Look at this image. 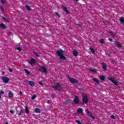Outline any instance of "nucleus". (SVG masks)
<instances>
[{"label": "nucleus", "instance_id": "cd10ccee", "mask_svg": "<svg viewBox=\"0 0 124 124\" xmlns=\"http://www.w3.org/2000/svg\"><path fill=\"white\" fill-rule=\"evenodd\" d=\"M26 7L27 10H31V7H30V6L26 5Z\"/></svg>", "mask_w": 124, "mask_h": 124}, {"label": "nucleus", "instance_id": "dca6fc26", "mask_svg": "<svg viewBox=\"0 0 124 124\" xmlns=\"http://www.w3.org/2000/svg\"><path fill=\"white\" fill-rule=\"evenodd\" d=\"M109 34H110V35H111L112 37H114V35H115L116 34L112 31H109Z\"/></svg>", "mask_w": 124, "mask_h": 124}, {"label": "nucleus", "instance_id": "5701e85b", "mask_svg": "<svg viewBox=\"0 0 124 124\" xmlns=\"http://www.w3.org/2000/svg\"><path fill=\"white\" fill-rule=\"evenodd\" d=\"M120 21L123 24H124V18L123 17H121L120 18Z\"/></svg>", "mask_w": 124, "mask_h": 124}, {"label": "nucleus", "instance_id": "473e14b6", "mask_svg": "<svg viewBox=\"0 0 124 124\" xmlns=\"http://www.w3.org/2000/svg\"><path fill=\"white\" fill-rule=\"evenodd\" d=\"M89 71H91V72H96L95 70L93 69H90Z\"/></svg>", "mask_w": 124, "mask_h": 124}, {"label": "nucleus", "instance_id": "37998d69", "mask_svg": "<svg viewBox=\"0 0 124 124\" xmlns=\"http://www.w3.org/2000/svg\"><path fill=\"white\" fill-rule=\"evenodd\" d=\"M55 14L57 16H58V17H60V15H59V14H58V13H55Z\"/></svg>", "mask_w": 124, "mask_h": 124}, {"label": "nucleus", "instance_id": "a19ab883", "mask_svg": "<svg viewBox=\"0 0 124 124\" xmlns=\"http://www.w3.org/2000/svg\"><path fill=\"white\" fill-rule=\"evenodd\" d=\"M111 119H115V116L111 115Z\"/></svg>", "mask_w": 124, "mask_h": 124}, {"label": "nucleus", "instance_id": "49530a36", "mask_svg": "<svg viewBox=\"0 0 124 124\" xmlns=\"http://www.w3.org/2000/svg\"><path fill=\"white\" fill-rule=\"evenodd\" d=\"M56 97V95H52V98H54V97Z\"/></svg>", "mask_w": 124, "mask_h": 124}, {"label": "nucleus", "instance_id": "2f4dec72", "mask_svg": "<svg viewBox=\"0 0 124 124\" xmlns=\"http://www.w3.org/2000/svg\"><path fill=\"white\" fill-rule=\"evenodd\" d=\"M16 50H18V51H21L22 49L21 48V47H16Z\"/></svg>", "mask_w": 124, "mask_h": 124}, {"label": "nucleus", "instance_id": "72a5a7b5", "mask_svg": "<svg viewBox=\"0 0 124 124\" xmlns=\"http://www.w3.org/2000/svg\"><path fill=\"white\" fill-rule=\"evenodd\" d=\"M0 10H1V11H4V9H3V8L2 6H0Z\"/></svg>", "mask_w": 124, "mask_h": 124}, {"label": "nucleus", "instance_id": "4468645a", "mask_svg": "<svg viewBox=\"0 0 124 124\" xmlns=\"http://www.w3.org/2000/svg\"><path fill=\"white\" fill-rule=\"evenodd\" d=\"M73 55L75 56V57H77L78 55V51H77V50L74 51L73 52Z\"/></svg>", "mask_w": 124, "mask_h": 124}, {"label": "nucleus", "instance_id": "6e6552de", "mask_svg": "<svg viewBox=\"0 0 124 124\" xmlns=\"http://www.w3.org/2000/svg\"><path fill=\"white\" fill-rule=\"evenodd\" d=\"M1 79L2 80L3 83H8L9 82V78L6 77L2 78Z\"/></svg>", "mask_w": 124, "mask_h": 124}, {"label": "nucleus", "instance_id": "09e8293b", "mask_svg": "<svg viewBox=\"0 0 124 124\" xmlns=\"http://www.w3.org/2000/svg\"><path fill=\"white\" fill-rule=\"evenodd\" d=\"M4 124H8V123L6 122Z\"/></svg>", "mask_w": 124, "mask_h": 124}, {"label": "nucleus", "instance_id": "c03bdc74", "mask_svg": "<svg viewBox=\"0 0 124 124\" xmlns=\"http://www.w3.org/2000/svg\"><path fill=\"white\" fill-rule=\"evenodd\" d=\"M108 40H109V41H110V42H112V39L109 38V39H108Z\"/></svg>", "mask_w": 124, "mask_h": 124}, {"label": "nucleus", "instance_id": "b1692460", "mask_svg": "<svg viewBox=\"0 0 124 124\" xmlns=\"http://www.w3.org/2000/svg\"><path fill=\"white\" fill-rule=\"evenodd\" d=\"M93 80L94 81V82H95V83H96L97 84H99V81L97 80L96 79L93 78Z\"/></svg>", "mask_w": 124, "mask_h": 124}, {"label": "nucleus", "instance_id": "f03ea898", "mask_svg": "<svg viewBox=\"0 0 124 124\" xmlns=\"http://www.w3.org/2000/svg\"><path fill=\"white\" fill-rule=\"evenodd\" d=\"M82 96L83 102L84 103V104H87V103H88V100H89V99H88V97H87V96H86V95L84 94H82Z\"/></svg>", "mask_w": 124, "mask_h": 124}, {"label": "nucleus", "instance_id": "393cba45", "mask_svg": "<svg viewBox=\"0 0 124 124\" xmlns=\"http://www.w3.org/2000/svg\"><path fill=\"white\" fill-rule=\"evenodd\" d=\"M90 50H91V52H92V53H95V51H94V49H93V48L92 47H90Z\"/></svg>", "mask_w": 124, "mask_h": 124}, {"label": "nucleus", "instance_id": "c756f323", "mask_svg": "<svg viewBox=\"0 0 124 124\" xmlns=\"http://www.w3.org/2000/svg\"><path fill=\"white\" fill-rule=\"evenodd\" d=\"M116 45L118 47H119V48H121V47H122V45H121L119 43H117L116 44Z\"/></svg>", "mask_w": 124, "mask_h": 124}, {"label": "nucleus", "instance_id": "e433bc0d", "mask_svg": "<svg viewBox=\"0 0 124 124\" xmlns=\"http://www.w3.org/2000/svg\"><path fill=\"white\" fill-rule=\"evenodd\" d=\"M39 84L40 85H41V86H43V83H42V82H40V81L39 82Z\"/></svg>", "mask_w": 124, "mask_h": 124}, {"label": "nucleus", "instance_id": "a211bd4d", "mask_svg": "<svg viewBox=\"0 0 124 124\" xmlns=\"http://www.w3.org/2000/svg\"><path fill=\"white\" fill-rule=\"evenodd\" d=\"M62 9L65 12H66V13H68V11L67 10V9H66V7H63Z\"/></svg>", "mask_w": 124, "mask_h": 124}, {"label": "nucleus", "instance_id": "de8ad7c7", "mask_svg": "<svg viewBox=\"0 0 124 124\" xmlns=\"http://www.w3.org/2000/svg\"><path fill=\"white\" fill-rule=\"evenodd\" d=\"M2 19H3V20H5V17H2Z\"/></svg>", "mask_w": 124, "mask_h": 124}, {"label": "nucleus", "instance_id": "bb28decb", "mask_svg": "<svg viewBox=\"0 0 124 124\" xmlns=\"http://www.w3.org/2000/svg\"><path fill=\"white\" fill-rule=\"evenodd\" d=\"M23 112H24V110H23V109H21L18 114L19 116H21V115H22V114H23Z\"/></svg>", "mask_w": 124, "mask_h": 124}, {"label": "nucleus", "instance_id": "ea45409f", "mask_svg": "<svg viewBox=\"0 0 124 124\" xmlns=\"http://www.w3.org/2000/svg\"><path fill=\"white\" fill-rule=\"evenodd\" d=\"M35 55L36 56V57H39V55H38L37 53H35Z\"/></svg>", "mask_w": 124, "mask_h": 124}, {"label": "nucleus", "instance_id": "7c9ffc66", "mask_svg": "<svg viewBox=\"0 0 124 124\" xmlns=\"http://www.w3.org/2000/svg\"><path fill=\"white\" fill-rule=\"evenodd\" d=\"M36 98V95H33L32 97H31V99H32V100H33V99H35Z\"/></svg>", "mask_w": 124, "mask_h": 124}, {"label": "nucleus", "instance_id": "7ed1b4c3", "mask_svg": "<svg viewBox=\"0 0 124 124\" xmlns=\"http://www.w3.org/2000/svg\"><path fill=\"white\" fill-rule=\"evenodd\" d=\"M53 89H54V90H56L57 91H60V90L62 89V87L59 84H57L56 85L53 86Z\"/></svg>", "mask_w": 124, "mask_h": 124}, {"label": "nucleus", "instance_id": "f8f14e48", "mask_svg": "<svg viewBox=\"0 0 124 124\" xmlns=\"http://www.w3.org/2000/svg\"><path fill=\"white\" fill-rule=\"evenodd\" d=\"M9 97L10 98H12L13 97V93H12V92L10 91L8 93Z\"/></svg>", "mask_w": 124, "mask_h": 124}, {"label": "nucleus", "instance_id": "4be33fe9", "mask_svg": "<svg viewBox=\"0 0 124 124\" xmlns=\"http://www.w3.org/2000/svg\"><path fill=\"white\" fill-rule=\"evenodd\" d=\"M100 79L101 80H104L105 79V77L104 76H101L99 77Z\"/></svg>", "mask_w": 124, "mask_h": 124}, {"label": "nucleus", "instance_id": "4c0bfd02", "mask_svg": "<svg viewBox=\"0 0 124 124\" xmlns=\"http://www.w3.org/2000/svg\"><path fill=\"white\" fill-rule=\"evenodd\" d=\"M9 70L10 72H12V71H13V70H12V69H11V68H9Z\"/></svg>", "mask_w": 124, "mask_h": 124}, {"label": "nucleus", "instance_id": "ddd939ff", "mask_svg": "<svg viewBox=\"0 0 124 124\" xmlns=\"http://www.w3.org/2000/svg\"><path fill=\"white\" fill-rule=\"evenodd\" d=\"M102 67L103 70H106V64L104 63H102Z\"/></svg>", "mask_w": 124, "mask_h": 124}, {"label": "nucleus", "instance_id": "f704fd0d", "mask_svg": "<svg viewBox=\"0 0 124 124\" xmlns=\"http://www.w3.org/2000/svg\"><path fill=\"white\" fill-rule=\"evenodd\" d=\"M76 123H77V124H82V123H81V122H80L79 121H78V120H76Z\"/></svg>", "mask_w": 124, "mask_h": 124}, {"label": "nucleus", "instance_id": "f257e3e1", "mask_svg": "<svg viewBox=\"0 0 124 124\" xmlns=\"http://www.w3.org/2000/svg\"><path fill=\"white\" fill-rule=\"evenodd\" d=\"M57 55L60 56V59L61 60H63L64 61L66 60L65 57L63 56V51L62 50L60 49L57 51Z\"/></svg>", "mask_w": 124, "mask_h": 124}, {"label": "nucleus", "instance_id": "8fccbe9b", "mask_svg": "<svg viewBox=\"0 0 124 124\" xmlns=\"http://www.w3.org/2000/svg\"><path fill=\"white\" fill-rule=\"evenodd\" d=\"M77 1H78V0H76Z\"/></svg>", "mask_w": 124, "mask_h": 124}, {"label": "nucleus", "instance_id": "a878e982", "mask_svg": "<svg viewBox=\"0 0 124 124\" xmlns=\"http://www.w3.org/2000/svg\"><path fill=\"white\" fill-rule=\"evenodd\" d=\"M1 94H4V92L3 91L0 92V99L1 98Z\"/></svg>", "mask_w": 124, "mask_h": 124}, {"label": "nucleus", "instance_id": "412c9836", "mask_svg": "<svg viewBox=\"0 0 124 124\" xmlns=\"http://www.w3.org/2000/svg\"><path fill=\"white\" fill-rule=\"evenodd\" d=\"M25 73H27V74H28V75H30L31 73H30V72H29V71L27 69H25L24 70Z\"/></svg>", "mask_w": 124, "mask_h": 124}, {"label": "nucleus", "instance_id": "f3484780", "mask_svg": "<svg viewBox=\"0 0 124 124\" xmlns=\"http://www.w3.org/2000/svg\"><path fill=\"white\" fill-rule=\"evenodd\" d=\"M25 110L26 113H27V114H29V108L27 106H25Z\"/></svg>", "mask_w": 124, "mask_h": 124}, {"label": "nucleus", "instance_id": "79ce46f5", "mask_svg": "<svg viewBox=\"0 0 124 124\" xmlns=\"http://www.w3.org/2000/svg\"><path fill=\"white\" fill-rule=\"evenodd\" d=\"M47 103H48V104H50V103H51V102L50 101V100H47Z\"/></svg>", "mask_w": 124, "mask_h": 124}, {"label": "nucleus", "instance_id": "2eb2a0df", "mask_svg": "<svg viewBox=\"0 0 124 124\" xmlns=\"http://www.w3.org/2000/svg\"><path fill=\"white\" fill-rule=\"evenodd\" d=\"M42 69L44 73H46L47 69H46V68H45V67H42Z\"/></svg>", "mask_w": 124, "mask_h": 124}, {"label": "nucleus", "instance_id": "20e7f679", "mask_svg": "<svg viewBox=\"0 0 124 124\" xmlns=\"http://www.w3.org/2000/svg\"><path fill=\"white\" fill-rule=\"evenodd\" d=\"M68 78L70 82H71V83H78V81L75 78H70L69 77H68Z\"/></svg>", "mask_w": 124, "mask_h": 124}, {"label": "nucleus", "instance_id": "aec40b11", "mask_svg": "<svg viewBox=\"0 0 124 124\" xmlns=\"http://www.w3.org/2000/svg\"><path fill=\"white\" fill-rule=\"evenodd\" d=\"M35 113H39L40 112V109L38 108H37L35 109Z\"/></svg>", "mask_w": 124, "mask_h": 124}, {"label": "nucleus", "instance_id": "39448f33", "mask_svg": "<svg viewBox=\"0 0 124 124\" xmlns=\"http://www.w3.org/2000/svg\"><path fill=\"white\" fill-rule=\"evenodd\" d=\"M86 111H87V115L89 116V117H90V118H92L93 120H94L95 118L93 117V113L92 112H90L89 111V109H86Z\"/></svg>", "mask_w": 124, "mask_h": 124}, {"label": "nucleus", "instance_id": "423d86ee", "mask_svg": "<svg viewBox=\"0 0 124 124\" xmlns=\"http://www.w3.org/2000/svg\"><path fill=\"white\" fill-rule=\"evenodd\" d=\"M109 80H110V81L113 83V84H114V85H115L116 86H118V85H119V83L116 82V80H115L114 78H109Z\"/></svg>", "mask_w": 124, "mask_h": 124}, {"label": "nucleus", "instance_id": "0eeeda50", "mask_svg": "<svg viewBox=\"0 0 124 124\" xmlns=\"http://www.w3.org/2000/svg\"><path fill=\"white\" fill-rule=\"evenodd\" d=\"M74 103L75 104H79V97L75 96Z\"/></svg>", "mask_w": 124, "mask_h": 124}, {"label": "nucleus", "instance_id": "c9c22d12", "mask_svg": "<svg viewBox=\"0 0 124 124\" xmlns=\"http://www.w3.org/2000/svg\"><path fill=\"white\" fill-rule=\"evenodd\" d=\"M10 112L11 113V114H13L14 113V110H10Z\"/></svg>", "mask_w": 124, "mask_h": 124}, {"label": "nucleus", "instance_id": "a18cd8bd", "mask_svg": "<svg viewBox=\"0 0 124 124\" xmlns=\"http://www.w3.org/2000/svg\"><path fill=\"white\" fill-rule=\"evenodd\" d=\"M19 93H20V95H22V92L20 91V92H19Z\"/></svg>", "mask_w": 124, "mask_h": 124}, {"label": "nucleus", "instance_id": "9b49d317", "mask_svg": "<svg viewBox=\"0 0 124 124\" xmlns=\"http://www.w3.org/2000/svg\"><path fill=\"white\" fill-rule=\"evenodd\" d=\"M29 84L31 87H33L34 86V82L32 81H29Z\"/></svg>", "mask_w": 124, "mask_h": 124}, {"label": "nucleus", "instance_id": "9d476101", "mask_svg": "<svg viewBox=\"0 0 124 124\" xmlns=\"http://www.w3.org/2000/svg\"><path fill=\"white\" fill-rule=\"evenodd\" d=\"M0 28L2 29V30H5L6 29V26L4 24L1 23L0 24Z\"/></svg>", "mask_w": 124, "mask_h": 124}, {"label": "nucleus", "instance_id": "6ab92c4d", "mask_svg": "<svg viewBox=\"0 0 124 124\" xmlns=\"http://www.w3.org/2000/svg\"><path fill=\"white\" fill-rule=\"evenodd\" d=\"M78 113L79 114H82V113H83V110H82V109L79 108L78 110Z\"/></svg>", "mask_w": 124, "mask_h": 124}, {"label": "nucleus", "instance_id": "1a4fd4ad", "mask_svg": "<svg viewBox=\"0 0 124 124\" xmlns=\"http://www.w3.org/2000/svg\"><path fill=\"white\" fill-rule=\"evenodd\" d=\"M36 61L35 60V59H31L30 61V62H29V63L31 65H33V64H34V63H35Z\"/></svg>", "mask_w": 124, "mask_h": 124}, {"label": "nucleus", "instance_id": "c85d7f7f", "mask_svg": "<svg viewBox=\"0 0 124 124\" xmlns=\"http://www.w3.org/2000/svg\"><path fill=\"white\" fill-rule=\"evenodd\" d=\"M100 43H102V44L104 43V40L103 39H100Z\"/></svg>", "mask_w": 124, "mask_h": 124}, {"label": "nucleus", "instance_id": "58836bf2", "mask_svg": "<svg viewBox=\"0 0 124 124\" xmlns=\"http://www.w3.org/2000/svg\"><path fill=\"white\" fill-rule=\"evenodd\" d=\"M1 1L2 3H4V2H5V0H1Z\"/></svg>", "mask_w": 124, "mask_h": 124}]
</instances>
